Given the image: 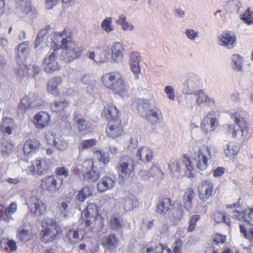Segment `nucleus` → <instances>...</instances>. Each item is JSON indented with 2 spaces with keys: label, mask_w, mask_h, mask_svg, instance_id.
I'll use <instances>...</instances> for the list:
<instances>
[{
  "label": "nucleus",
  "mask_w": 253,
  "mask_h": 253,
  "mask_svg": "<svg viewBox=\"0 0 253 253\" xmlns=\"http://www.w3.org/2000/svg\"><path fill=\"white\" fill-rule=\"evenodd\" d=\"M73 34L69 29L61 32H54L51 37V45L60 50L59 58L65 62H70L80 57L83 50L73 42Z\"/></svg>",
  "instance_id": "1"
},
{
  "label": "nucleus",
  "mask_w": 253,
  "mask_h": 253,
  "mask_svg": "<svg viewBox=\"0 0 253 253\" xmlns=\"http://www.w3.org/2000/svg\"><path fill=\"white\" fill-rule=\"evenodd\" d=\"M104 86L113 90L123 98L128 96V90L126 86L123 76L120 72H112L105 74L102 77Z\"/></svg>",
  "instance_id": "2"
},
{
  "label": "nucleus",
  "mask_w": 253,
  "mask_h": 253,
  "mask_svg": "<svg viewBox=\"0 0 253 253\" xmlns=\"http://www.w3.org/2000/svg\"><path fill=\"white\" fill-rule=\"evenodd\" d=\"M14 126L13 120L10 118H4L0 125V150L3 155H7L12 152L13 145L7 139V136L12 133Z\"/></svg>",
  "instance_id": "3"
},
{
  "label": "nucleus",
  "mask_w": 253,
  "mask_h": 253,
  "mask_svg": "<svg viewBox=\"0 0 253 253\" xmlns=\"http://www.w3.org/2000/svg\"><path fill=\"white\" fill-rule=\"evenodd\" d=\"M42 229L41 232V240L42 242L48 243L56 239L57 236L62 233V229L56 220L48 217H44L41 222Z\"/></svg>",
  "instance_id": "4"
},
{
  "label": "nucleus",
  "mask_w": 253,
  "mask_h": 253,
  "mask_svg": "<svg viewBox=\"0 0 253 253\" xmlns=\"http://www.w3.org/2000/svg\"><path fill=\"white\" fill-rule=\"evenodd\" d=\"M234 120L236 126L233 125L228 126V131L233 137H242L247 139L250 137L248 123L244 118L238 113L235 112L231 115Z\"/></svg>",
  "instance_id": "5"
},
{
  "label": "nucleus",
  "mask_w": 253,
  "mask_h": 253,
  "mask_svg": "<svg viewBox=\"0 0 253 253\" xmlns=\"http://www.w3.org/2000/svg\"><path fill=\"white\" fill-rule=\"evenodd\" d=\"M97 206L94 203H89L82 211V215L87 218L85 225L86 229L93 231L99 229L102 225V219L98 215Z\"/></svg>",
  "instance_id": "6"
},
{
  "label": "nucleus",
  "mask_w": 253,
  "mask_h": 253,
  "mask_svg": "<svg viewBox=\"0 0 253 253\" xmlns=\"http://www.w3.org/2000/svg\"><path fill=\"white\" fill-rule=\"evenodd\" d=\"M193 158L196 163V167L200 171L205 170L211 161V148L203 145L194 152Z\"/></svg>",
  "instance_id": "7"
},
{
  "label": "nucleus",
  "mask_w": 253,
  "mask_h": 253,
  "mask_svg": "<svg viewBox=\"0 0 253 253\" xmlns=\"http://www.w3.org/2000/svg\"><path fill=\"white\" fill-rule=\"evenodd\" d=\"M139 113L152 124L159 123L162 118L161 111L157 108L150 109L149 103L146 100H143L137 106Z\"/></svg>",
  "instance_id": "8"
},
{
  "label": "nucleus",
  "mask_w": 253,
  "mask_h": 253,
  "mask_svg": "<svg viewBox=\"0 0 253 253\" xmlns=\"http://www.w3.org/2000/svg\"><path fill=\"white\" fill-rule=\"evenodd\" d=\"M134 167L133 159L129 156H123L118 165L117 170L119 177L123 179L128 178L133 171Z\"/></svg>",
  "instance_id": "9"
},
{
  "label": "nucleus",
  "mask_w": 253,
  "mask_h": 253,
  "mask_svg": "<svg viewBox=\"0 0 253 253\" xmlns=\"http://www.w3.org/2000/svg\"><path fill=\"white\" fill-rule=\"evenodd\" d=\"M59 52V49L56 48L50 50L44 57L43 64L46 72L51 73L59 70V65L56 61L58 55H60Z\"/></svg>",
  "instance_id": "10"
},
{
  "label": "nucleus",
  "mask_w": 253,
  "mask_h": 253,
  "mask_svg": "<svg viewBox=\"0 0 253 253\" xmlns=\"http://www.w3.org/2000/svg\"><path fill=\"white\" fill-rule=\"evenodd\" d=\"M183 166L185 167L187 171L189 172L188 174L187 172L186 173L188 175V177H193L195 175V170L189 158L184 156L181 161L175 160L169 165V169L172 172H179Z\"/></svg>",
  "instance_id": "11"
},
{
  "label": "nucleus",
  "mask_w": 253,
  "mask_h": 253,
  "mask_svg": "<svg viewBox=\"0 0 253 253\" xmlns=\"http://www.w3.org/2000/svg\"><path fill=\"white\" fill-rule=\"evenodd\" d=\"M42 101L36 95L30 93L23 97L19 104V109L25 112L28 109H33L42 105Z\"/></svg>",
  "instance_id": "12"
},
{
  "label": "nucleus",
  "mask_w": 253,
  "mask_h": 253,
  "mask_svg": "<svg viewBox=\"0 0 253 253\" xmlns=\"http://www.w3.org/2000/svg\"><path fill=\"white\" fill-rule=\"evenodd\" d=\"M201 85L202 81L200 78L197 75L192 76L184 82L182 91L185 94H192Z\"/></svg>",
  "instance_id": "13"
},
{
  "label": "nucleus",
  "mask_w": 253,
  "mask_h": 253,
  "mask_svg": "<svg viewBox=\"0 0 253 253\" xmlns=\"http://www.w3.org/2000/svg\"><path fill=\"white\" fill-rule=\"evenodd\" d=\"M218 44L220 46L226 47L227 49L233 48L236 45L235 34L229 31L222 32L219 37Z\"/></svg>",
  "instance_id": "14"
},
{
  "label": "nucleus",
  "mask_w": 253,
  "mask_h": 253,
  "mask_svg": "<svg viewBox=\"0 0 253 253\" xmlns=\"http://www.w3.org/2000/svg\"><path fill=\"white\" fill-rule=\"evenodd\" d=\"M122 131L121 121L119 119L109 121L106 128V133L108 136L112 138L117 137L121 135Z\"/></svg>",
  "instance_id": "15"
},
{
  "label": "nucleus",
  "mask_w": 253,
  "mask_h": 253,
  "mask_svg": "<svg viewBox=\"0 0 253 253\" xmlns=\"http://www.w3.org/2000/svg\"><path fill=\"white\" fill-rule=\"evenodd\" d=\"M111 60L112 62L120 63L124 56L125 47L120 42H114L111 47Z\"/></svg>",
  "instance_id": "16"
},
{
  "label": "nucleus",
  "mask_w": 253,
  "mask_h": 253,
  "mask_svg": "<svg viewBox=\"0 0 253 253\" xmlns=\"http://www.w3.org/2000/svg\"><path fill=\"white\" fill-rule=\"evenodd\" d=\"M214 111H210L203 121L201 124V128L205 133L213 131L217 126V121L214 118Z\"/></svg>",
  "instance_id": "17"
},
{
  "label": "nucleus",
  "mask_w": 253,
  "mask_h": 253,
  "mask_svg": "<svg viewBox=\"0 0 253 253\" xmlns=\"http://www.w3.org/2000/svg\"><path fill=\"white\" fill-rule=\"evenodd\" d=\"M73 121L76 127L80 132L87 130L89 127V124L84 118L82 112L80 111H75L73 113Z\"/></svg>",
  "instance_id": "18"
},
{
  "label": "nucleus",
  "mask_w": 253,
  "mask_h": 253,
  "mask_svg": "<svg viewBox=\"0 0 253 253\" xmlns=\"http://www.w3.org/2000/svg\"><path fill=\"white\" fill-rule=\"evenodd\" d=\"M198 189L200 199L206 201L212 194L213 184L210 181H204L200 184Z\"/></svg>",
  "instance_id": "19"
},
{
  "label": "nucleus",
  "mask_w": 253,
  "mask_h": 253,
  "mask_svg": "<svg viewBox=\"0 0 253 253\" xmlns=\"http://www.w3.org/2000/svg\"><path fill=\"white\" fill-rule=\"evenodd\" d=\"M61 186V182H59L57 178L53 175L45 178L41 183V186L43 189L50 192L59 189Z\"/></svg>",
  "instance_id": "20"
},
{
  "label": "nucleus",
  "mask_w": 253,
  "mask_h": 253,
  "mask_svg": "<svg viewBox=\"0 0 253 253\" xmlns=\"http://www.w3.org/2000/svg\"><path fill=\"white\" fill-rule=\"evenodd\" d=\"M141 57L137 52H132L130 54L129 65L132 72L134 73L136 79H139V74L140 73L139 63Z\"/></svg>",
  "instance_id": "21"
},
{
  "label": "nucleus",
  "mask_w": 253,
  "mask_h": 253,
  "mask_svg": "<svg viewBox=\"0 0 253 253\" xmlns=\"http://www.w3.org/2000/svg\"><path fill=\"white\" fill-rule=\"evenodd\" d=\"M92 193V188L90 187L84 186L75 197L76 206L80 211H82L81 205L84 202L85 200L89 197Z\"/></svg>",
  "instance_id": "22"
},
{
  "label": "nucleus",
  "mask_w": 253,
  "mask_h": 253,
  "mask_svg": "<svg viewBox=\"0 0 253 253\" xmlns=\"http://www.w3.org/2000/svg\"><path fill=\"white\" fill-rule=\"evenodd\" d=\"M116 184L115 178L109 176L102 177L98 182L97 189L100 192H104L113 188Z\"/></svg>",
  "instance_id": "23"
},
{
  "label": "nucleus",
  "mask_w": 253,
  "mask_h": 253,
  "mask_svg": "<svg viewBox=\"0 0 253 253\" xmlns=\"http://www.w3.org/2000/svg\"><path fill=\"white\" fill-rule=\"evenodd\" d=\"M16 6L30 18L34 17L35 10L32 5L31 0H17Z\"/></svg>",
  "instance_id": "24"
},
{
  "label": "nucleus",
  "mask_w": 253,
  "mask_h": 253,
  "mask_svg": "<svg viewBox=\"0 0 253 253\" xmlns=\"http://www.w3.org/2000/svg\"><path fill=\"white\" fill-rule=\"evenodd\" d=\"M49 119V114L45 112L42 111L35 115L34 123L37 128L43 129L48 125Z\"/></svg>",
  "instance_id": "25"
},
{
  "label": "nucleus",
  "mask_w": 253,
  "mask_h": 253,
  "mask_svg": "<svg viewBox=\"0 0 253 253\" xmlns=\"http://www.w3.org/2000/svg\"><path fill=\"white\" fill-rule=\"evenodd\" d=\"M84 231L81 229L71 228L66 233V239L71 243L79 242L84 236Z\"/></svg>",
  "instance_id": "26"
},
{
  "label": "nucleus",
  "mask_w": 253,
  "mask_h": 253,
  "mask_svg": "<svg viewBox=\"0 0 253 253\" xmlns=\"http://www.w3.org/2000/svg\"><path fill=\"white\" fill-rule=\"evenodd\" d=\"M27 196L26 197V203L28 206L29 209L32 210L33 205H36V203L41 201V195L37 190L26 191Z\"/></svg>",
  "instance_id": "27"
},
{
  "label": "nucleus",
  "mask_w": 253,
  "mask_h": 253,
  "mask_svg": "<svg viewBox=\"0 0 253 253\" xmlns=\"http://www.w3.org/2000/svg\"><path fill=\"white\" fill-rule=\"evenodd\" d=\"M40 146V141L36 139L27 140L23 146V151L25 155H29L37 152Z\"/></svg>",
  "instance_id": "28"
},
{
  "label": "nucleus",
  "mask_w": 253,
  "mask_h": 253,
  "mask_svg": "<svg viewBox=\"0 0 253 253\" xmlns=\"http://www.w3.org/2000/svg\"><path fill=\"white\" fill-rule=\"evenodd\" d=\"M89 58L97 64H102L107 61V57L103 54V50L100 46H97L93 51L90 52Z\"/></svg>",
  "instance_id": "29"
},
{
  "label": "nucleus",
  "mask_w": 253,
  "mask_h": 253,
  "mask_svg": "<svg viewBox=\"0 0 253 253\" xmlns=\"http://www.w3.org/2000/svg\"><path fill=\"white\" fill-rule=\"evenodd\" d=\"M62 82V78L60 77H56L51 79L48 82L47 89L49 93L54 96L59 94V91L57 86Z\"/></svg>",
  "instance_id": "30"
},
{
  "label": "nucleus",
  "mask_w": 253,
  "mask_h": 253,
  "mask_svg": "<svg viewBox=\"0 0 253 253\" xmlns=\"http://www.w3.org/2000/svg\"><path fill=\"white\" fill-rule=\"evenodd\" d=\"M47 169L45 160L42 159H37L32 163L31 170L34 174H41Z\"/></svg>",
  "instance_id": "31"
},
{
  "label": "nucleus",
  "mask_w": 253,
  "mask_h": 253,
  "mask_svg": "<svg viewBox=\"0 0 253 253\" xmlns=\"http://www.w3.org/2000/svg\"><path fill=\"white\" fill-rule=\"evenodd\" d=\"M153 152L148 147H143L138 149L136 152V157L142 161L147 162L152 160L153 158Z\"/></svg>",
  "instance_id": "32"
},
{
  "label": "nucleus",
  "mask_w": 253,
  "mask_h": 253,
  "mask_svg": "<svg viewBox=\"0 0 253 253\" xmlns=\"http://www.w3.org/2000/svg\"><path fill=\"white\" fill-rule=\"evenodd\" d=\"M116 22L119 24L123 31L132 32L134 29V25L128 22L126 17L123 14H120L117 19L116 20Z\"/></svg>",
  "instance_id": "33"
},
{
  "label": "nucleus",
  "mask_w": 253,
  "mask_h": 253,
  "mask_svg": "<svg viewBox=\"0 0 253 253\" xmlns=\"http://www.w3.org/2000/svg\"><path fill=\"white\" fill-rule=\"evenodd\" d=\"M194 196V192L192 188H188L185 190L183 197V203L184 208L188 211L192 209V200Z\"/></svg>",
  "instance_id": "34"
},
{
  "label": "nucleus",
  "mask_w": 253,
  "mask_h": 253,
  "mask_svg": "<svg viewBox=\"0 0 253 253\" xmlns=\"http://www.w3.org/2000/svg\"><path fill=\"white\" fill-rule=\"evenodd\" d=\"M119 112L116 106L113 104H107L104 107L102 115L104 116L106 118H111V120L118 119Z\"/></svg>",
  "instance_id": "35"
},
{
  "label": "nucleus",
  "mask_w": 253,
  "mask_h": 253,
  "mask_svg": "<svg viewBox=\"0 0 253 253\" xmlns=\"http://www.w3.org/2000/svg\"><path fill=\"white\" fill-rule=\"evenodd\" d=\"M171 206V203L170 199H163L160 201L157 205V212L161 215H165L169 210Z\"/></svg>",
  "instance_id": "36"
},
{
  "label": "nucleus",
  "mask_w": 253,
  "mask_h": 253,
  "mask_svg": "<svg viewBox=\"0 0 253 253\" xmlns=\"http://www.w3.org/2000/svg\"><path fill=\"white\" fill-rule=\"evenodd\" d=\"M231 59L232 69L236 72H242L243 57L238 54H234L231 56Z\"/></svg>",
  "instance_id": "37"
},
{
  "label": "nucleus",
  "mask_w": 253,
  "mask_h": 253,
  "mask_svg": "<svg viewBox=\"0 0 253 253\" xmlns=\"http://www.w3.org/2000/svg\"><path fill=\"white\" fill-rule=\"evenodd\" d=\"M123 206L126 211H129L138 207L139 202L133 196L126 197L123 202Z\"/></svg>",
  "instance_id": "38"
},
{
  "label": "nucleus",
  "mask_w": 253,
  "mask_h": 253,
  "mask_svg": "<svg viewBox=\"0 0 253 253\" xmlns=\"http://www.w3.org/2000/svg\"><path fill=\"white\" fill-rule=\"evenodd\" d=\"M84 176L85 180L88 182H93L98 180L100 177V174L97 168L95 167L94 165H92L90 169L84 172Z\"/></svg>",
  "instance_id": "39"
},
{
  "label": "nucleus",
  "mask_w": 253,
  "mask_h": 253,
  "mask_svg": "<svg viewBox=\"0 0 253 253\" xmlns=\"http://www.w3.org/2000/svg\"><path fill=\"white\" fill-rule=\"evenodd\" d=\"M110 225L112 230L117 231L123 227L124 221L118 215L113 214L110 219Z\"/></svg>",
  "instance_id": "40"
},
{
  "label": "nucleus",
  "mask_w": 253,
  "mask_h": 253,
  "mask_svg": "<svg viewBox=\"0 0 253 253\" xmlns=\"http://www.w3.org/2000/svg\"><path fill=\"white\" fill-rule=\"evenodd\" d=\"M211 218L216 223H224L229 226L230 225V219L227 217L223 212L216 211L211 215Z\"/></svg>",
  "instance_id": "41"
},
{
  "label": "nucleus",
  "mask_w": 253,
  "mask_h": 253,
  "mask_svg": "<svg viewBox=\"0 0 253 253\" xmlns=\"http://www.w3.org/2000/svg\"><path fill=\"white\" fill-rule=\"evenodd\" d=\"M242 5L239 0H229L225 5V9L230 13H239Z\"/></svg>",
  "instance_id": "42"
},
{
  "label": "nucleus",
  "mask_w": 253,
  "mask_h": 253,
  "mask_svg": "<svg viewBox=\"0 0 253 253\" xmlns=\"http://www.w3.org/2000/svg\"><path fill=\"white\" fill-rule=\"evenodd\" d=\"M30 47L28 42H24L18 45L16 48L18 58L22 60L27 56Z\"/></svg>",
  "instance_id": "43"
},
{
  "label": "nucleus",
  "mask_w": 253,
  "mask_h": 253,
  "mask_svg": "<svg viewBox=\"0 0 253 253\" xmlns=\"http://www.w3.org/2000/svg\"><path fill=\"white\" fill-rule=\"evenodd\" d=\"M103 246L110 250H113L118 245V241L115 235L111 234L103 239Z\"/></svg>",
  "instance_id": "44"
},
{
  "label": "nucleus",
  "mask_w": 253,
  "mask_h": 253,
  "mask_svg": "<svg viewBox=\"0 0 253 253\" xmlns=\"http://www.w3.org/2000/svg\"><path fill=\"white\" fill-rule=\"evenodd\" d=\"M239 151V146L238 144L234 142H230L228 143L224 152L227 157L231 158L236 155Z\"/></svg>",
  "instance_id": "45"
},
{
  "label": "nucleus",
  "mask_w": 253,
  "mask_h": 253,
  "mask_svg": "<svg viewBox=\"0 0 253 253\" xmlns=\"http://www.w3.org/2000/svg\"><path fill=\"white\" fill-rule=\"evenodd\" d=\"M55 177L59 182H61V185L63 184L64 180L69 176V170L65 167H58L55 170Z\"/></svg>",
  "instance_id": "46"
},
{
  "label": "nucleus",
  "mask_w": 253,
  "mask_h": 253,
  "mask_svg": "<svg viewBox=\"0 0 253 253\" xmlns=\"http://www.w3.org/2000/svg\"><path fill=\"white\" fill-rule=\"evenodd\" d=\"M53 143L55 147L59 150H66L68 145V143L63 136L60 135L56 136L54 137Z\"/></svg>",
  "instance_id": "47"
},
{
  "label": "nucleus",
  "mask_w": 253,
  "mask_h": 253,
  "mask_svg": "<svg viewBox=\"0 0 253 253\" xmlns=\"http://www.w3.org/2000/svg\"><path fill=\"white\" fill-rule=\"evenodd\" d=\"M79 248L81 250H85L86 253H95L98 246L95 242H88L86 244H81Z\"/></svg>",
  "instance_id": "48"
},
{
  "label": "nucleus",
  "mask_w": 253,
  "mask_h": 253,
  "mask_svg": "<svg viewBox=\"0 0 253 253\" xmlns=\"http://www.w3.org/2000/svg\"><path fill=\"white\" fill-rule=\"evenodd\" d=\"M68 102L64 101H56L52 103L50 105V109L54 112H59L64 110L67 106Z\"/></svg>",
  "instance_id": "49"
},
{
  "label": "nucleus",
  "mask_w": 253,
  "mask_h": 253,
  "mask_svg": "<svg viewBox=\"0 0 253 253\" xmlns=\"http://www.w3.org/2000/svg\"><path fill=\"white\" fill-rule=\"evenodd\" d=\"M96 143V140L94 139H90L88 140H84L79 144L78 149L80 152H82L85 149H88Z\"/></svg>",
  "instance_id": "50"
},
{
  "label": "nucleus",
  "mask_w": 253,
  "mask_h": 253,
  "mask_svg": "<svg viewBox=\"0 0 253 253\" xmlns=\"http://www.w3.org/2000/svg\"><path fill=\"white\" fill-rule=\"evenodd\" d=\"M101 27L107 33H110L115 30V27L112 24L111 17H107L101 22Z\"/></svg>",
  "instance_id": "51"
},
{
  "label": "nucleus",
  "mask_w": 253,
  "mask_h": 253,
  "mask_svg": "<svg viewBox=\"0 0 253 253\" xmlns=\"http://www.w3.org/2000/svg\"><path fill=\"white\" fill-rule=\"evenodd\" d=\"M17 237L22 242H26L30 240L31 234L28 230L21 227L18 229Z\"/></svg>",
  "instance_id": "52"
},
{
  "label": "nucleus",
  "mask_w": 253,
  "mask_h": 253,
  "mask_svg": "<svg viewBox=\"0 0 253 253\" xmlns=\"http://www.w3.org/2000/svg\"><path fill=\"white\" fill-rule=\"evenodd\" d=\"M195 97V101L196 103L198 104H202L204 103L205 100H206V98L207 96V94L204 92L203 90L198 89L195 91L193 94Z\"/></svg>",
  "instance_id": "53"
},
{
  "label": "nucleus",
  "mask_w": 253,
  "mask_h": 253,
  "mask_svg": "<svg viewBox=\"0 0 253 253\" xmlns=\"http://www.w3.org/2000/svg\"><path fill=\"white\" fill-rule=\"evenodd\" d=\"M94 154L98 160L103 164H107L109 162L110 159L109 155L105 152L102 151L100 150H96L94 151Z\"/></svg>",
  "instance_id": "54"
},
{
  "label": "nucleus",
  "mask_w": 253,
  "mask_h": 253,
  "mask_svg": "<svg viewBox=\"0 0 253 253\" xmlns=\"http://www.w3.org/2000/svg\"><path fill=\"white\" fill-rule=\"evenodd\" d=\"M240 17L244 22L248 25L252 24L253 23V12L250 11V8L248 9L243 14L241 15Z\"/></svg>",
  "instance_id": "55"
},
{
  "label": "nucleus",
  "mask_w": 253,
  "mask_h": 253,
  "mask_svg": "<svg viewBox=\"0 0 253 253\" xmlns=\"http://www.w3.org/2000/svg\"><path fill=\"white\" fill-rule=\"evenodd\" d=\"M185 34L187 38L191 41H194L199 37V31L191 28L186 29Z\"/></svg>",
  "instance_id": "56"
},
{
  "label": "nucleus",
  "mask_w": 253,
  "mask_h": 253,
  "mask_svg": "<svg viewBox=\"0 0 253 253\" xmlns=\"http://www.w3.org/2000/svg\"><path fill=\"white\" fill-rule=\"evenodd\" d=\"M70 202L69 201H66L61 202L59 204V209L61 214L64 216H66L67 214L69 212L70 209Z\"/></svg>",
  "instance_id": "57"
},
{
  "label": "nucleus",
  "mask_w": 253,
  "mask_h": 253,
  "mask_svg": "<svg viewBox=\"0 0 253 253\" xmlns=\"http://www.w3.org/2000/svg\"><path fill=\"white\" fill-rule=\"evenodd\" d=\"M35 206L34 211L31 210V212H34V214L37 216L41 215L43 214L45 207L43 203L41 201L36 203Z\"/></svg>",
  "instance_id": "58"
},
{
  "label": "nucleus",
  "mask_w": 253,
  "mask_h": 253,
  "mask_svg": "<svg viewBox=\"0 0 253 253\" xmlns=\"http://www.w3.org/2000/svg\"><path fill=\"white\" fill-rule=\"evenodd\" d=\"M246 210L245 211H239L238 210H234L232 211V217L239 221L246 220Z\"/></svg>",
  "instance_id": "59"
},
{
  "label": "nucleus",
  "mask_w": 253,
  "mask_h": 253,
  "mask_svg": "<svg viewBox=\"0 0 253 253\" xmlns=\"http://www.w3.org/2000/svg\"><path fill=\"white\" fill-rule=\"evenodd\" d=\"M47 30L46 29H42L39 32L38 36L35 40V48H37L44 39L47 36Z\"/></svg>",
  "instance_id": "60"
},
{
  "label": "nucleus",
  "mask_w": 253,
  "mask_h": 253,
  "mask_svg": "<svg viewBox=\"0 0 253 253\" xmlns=\"http://www.w3.org/2000/svg\"><path fill=\"white\" fill-rule=\"evenodd\" d=\"M200 218L199 215H192L190 218V221L189 222V226L187 228V231L189 232L193 231L196 227V222Z\"/></svg>",
  "instance_id": "61"
},
{
  "label": "nucleus",
  "mask_w": 253,
  "mask_h": 253,
  "mask_svg": "<svg viewBox=\"0 0 253 253\" xmlns=\"http://www.w3.org/2000/svg\"><path fill=\"white\" fill-rule=\"evenodd\" d=\"M4 220L9 222L13 219L12 214L10 213L5 209H0V220Z\"/></svg>",
  "instance_id": "62"
},
{
  "label": "nucleus",
  "mask_w": 253,
  "mask_h": 253,
  "mask_svg": "<svg viewBox=\"0 0 253 253\" xmlns=\"http://www.w3.org/2000/svg\"><path fill=\"white\" fill-rule=\"evenodd\" d=\"M159 252L158 246L156 245L153 246L146 245L140 251L141 253H158Z\"/></svg>",
  "instance_id": "63"
},
{
  "label": "nucleus",
  "mask_w": 253,
  "mask_h": 253,
  "mask_svg": "<svg viewBox=\"0 0 253 253\" xmlns=\"http://www.w3.org/2000/svg\"><path fill=\"white\" fill-rule=\"evenodd\" d=\"M28 68L25 65L20 64L17 69L16 74L20 78H23L27 76Z\"/></svg>",
  "instance_id": "64"
}]
</instances>
